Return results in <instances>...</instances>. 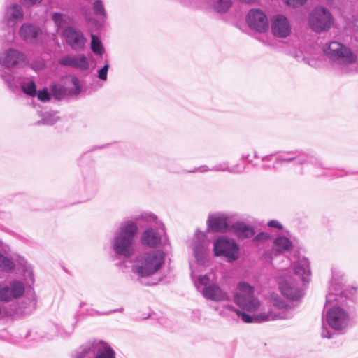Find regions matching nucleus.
Masks as SVG:
<instances>
[{"label":"nucleus","instance_id":"obj_53","mask_svg":"<svg viewBox=\"0 0 358 358\" xmlns=\"http://www.w3.org/2000/svg\"><path fill=\"white\" fill-rule=\"evenodd\" d=\"M23 263H25V260H24V259H22V262H21V264H23Z\"/></svg>","mask_w":358,"mask_h":358},{"label":"nucleus","instance_id":"obj_45","mask_svg":"<svg viewBox=\"0 0 358 358\" xmlns=\"http://www.w3.org/2000/svg\"><path fill=\"white\" fill-rule=\"evenodd\" d=\"M103 313L99 312L93 308L87 309V314L90 316L103 315Z\"/></svg>","mask_w":358,"mask_h":358},{"label":"nucleus","instance_id":"obj_37","mask_svg":"<svg viewBox=\"0 0 358 358\" xmlns=\"http://www.w3.org/2000/svg\"><path fill=\"white\" fill-rule=\"evenodd\" d=\"M53 96L57 99H62L66 94V89L62 86L53 85L51 88Z\"/></svg>","mask_w":358,"mask_h":358},{"label":"nucleus","instance_id":"obj_12","mask_svg":"<svg viewBox=\"0 0 358 358\" xmlns=\"http://www.w3.org/2000/svg\"><path fill=\"white\" fill-rule=\"evenodd\" d=\"M279 289L282 294L291 301H299L303 295V288L292 276L282 278L279 281Z\"/></svg>","mask_w":358,"mask_h":358},{"label":"nucleus","instance_id":"obj_21","mask_svg":"<svg viewBox=\"0 0 358 358\" xmlns=\"http://www.w3.org/2000/svg\"><path fill=\"white\" fill-rule=\"evenodd\" d=\"M272 34L279 38H286L291 33V26L287 18L283 15H275L271 19Z\"/></svg>","mask_w":358,"mask_h":358},{"label":"nucleus","instance_id":"obj_50","mask_svg":"<svg viewBox=\"0 0 358 358\" xmlns=\"http://www.w3.org/2000/svg\"><path fill=\"white\" fill-rule=\"evenodd\" d=\"M10 34H11V38H10V40L12 41V40L13 39V35H14V31H13V30H11V31H10Z\"/></svg>","mask_w":358,"mask_h":358},{"label":"nucleus","instance_id":"obj_51","mask_svg":"<svg viewBox=\"0 0 358 358\" xmlns=\"http://www.w3.org/2000/svg\"><path fill=\"white\" fill-rule=\"evenodd\" d=\"M85 304V302H80V307H82L83 306H84Z\"/></svg>","mask_w":358,"mask_h":358},{"label":"nucleus","instance_id":"obj_54","mask_svg":"<svg viewBox=\"0 0 358 358\" xmlns=\"http://www.w3.org/2000/svg\"><path fill=\"white\" fill-rule=\"evenodd\" d=\"M255 157H258V156H257V154L256 152L255 153Z\"/></svg>","mask_w":358,"mask_h":358},{"label":"nucleus","instance_id":"obj_48","mask_svg":"<svg viewBox=\"0 0 358 358\" xmlns=\"http://www.w3.org/2000/svg\"><path fill=\"white\" fill-rule=\"evenodd\" d=\"M243 3H247V4H251L255 3L257 0H241Z\"/></svg>","mask_w":358,"mask_h":358},{"label":"nucleus","instance_id":"obj_22","mask_svg":"<svg viewBox=\"0 0 358 358\" xmlns=\"http://www.w3.org/2000/svg\"><path fill=\"white\" fill-rule=\"evenodd\" d=\"M59 63L62 66H70L83 71L87 70L90 67L88 59L83 54L65 55L59 60Z\"/></svg>","mask_w":358,"mask_h":358},{"label":"nucleus","instance_id":"obj_28","mask_svg":"<svg viewBox=\"0 0 358 358\" xmlns=\"http://www.w3.org/2000/svg\"><path fill=\"white\" fill-rule=\"evenodd\" d=\"M273 246L277 252L282 253L292 248V243L287 237L278 236L274 240Z\"/></svg>","mask_w":358,"mask_h":358},{"label":"nucleus","instance_id":"obj_19","mask_svg":"<svg viewBox=\"0 0 358 358\" xmlns=\"http://www.w3.org/2000/svg\"><path fill=\"white\" fill-rule=\"evenodd\" d=\"M19 35L23 41L29 44L38 45L43 42L42 29L31 23H24L19 29Z\"/></svg>","mask_w":358,"mask_h":358},{"label":"nucleus","instance_id":"obj_13","mask_svg":"<svg viewBox=\"0 0 358 358\" xmlns=\"http://www.w3.org/2000/svg\"><path fill=\"white\" fill-rule=\"evenodd\" d=\"M24 15L23 8L20 5L8 0L5 3L1 24L9 29H13L23 20Z\"/></svg>","mask_w":358,"mask_h":358},{"label":"nucleus","instance_id":"obj_17","mask_svg":"<svg viewBox=\"0 0 358 358\" xmlns=\"http://www.w3.org/2000/svg\"><path fill=\"white\" fill-rule=\"evenodd\" d=\"M234 215L217 213L210 215L207 220L208 231L213 232H224L232 223Z\"/></svg>","mask_w":358,"mask_h":358},{"label":"nucleus","instance_id":"obj_25","mask_svg":"<svg viewBox=\"0 0 358 358\" xmlns=\"http://www.w3.org/2000/svg\"><path fill=\"white\" fill-rule=\"evenodd\" d=\"M231 230L240 239L250 238L255 234L254 228L243 222H236L232 224Z\"/></svg>","mask_w":358,"mask_h":358},{"label":"nucleus","instance_id":"obj_49","mask_svg":"<svg viewBox=\"0 0 358 358\" xmlns=\"http://www.w3.org/2000/svg\"><path fill=\"white\" fill-rule=\"evenodd\" d=\"M180 3L185 4V5H187L188 4V0H178Z\"/></svg>","mask_w":358,"mask_h":358},{"label":"nucleus","instance_id":"obj_52","mask_svg":"<svg viewBox=\"0 0 358 358\" xmlns=\"http://www.w3.org/2000/svg\"><path fill=\"white\" fill-rule=\"evenodd\" d=\"M243 159H248V155H243Z\"/></svg>","mask_w":358,"mask_h":358},{"label":"nucleus","instance_id":"obj_24","mask_svg":"<svg viewBox=\"0 0 358 358\" xmlns=\"http://www.w3.org/2000/svg\"><path fill=\"white\" fill-rule=\"evenodd\" d=\"M243 168L239 164H236L230 167L229 166V163L227 162H223L220 164H217L213 166L212 168H208L206 166H201L199 167L195 168L193 170L188 171V173H196L201 172L205 173L208 171H227L231 173H241L243 171Z\"/></svg>","mask_w":358,"mask_h":358},{"label":"nucleus","instance_id":"obj_7","mask_svg":"<svg viewBox=\"0 0 358 358\" xmlns=\"http://www.w3.org/2000/svg\"><path fill=\"white\" fill-rule=\"evenodd\" d=\"M236 303L248 312H255L260 306V301L254 296V288L245 282L237 285V291L234 295Z\"/></svg>","mask_w":358,"mask_h":358},{"label":"nucleus","instance_id":"obj_40","mask_svg":"<svg viewBox=\"0 0 358 358\" xmlns=\"http://www.w3.org/2000/svg\"><path fill=\"white\" fill-rule=\"evenodd\" d=\"M109 69V64L106 63L101 69L98 71V78L102 80H107V74Z\"/></svg>","mask_w":358,"mask_h":358},{"label":"nucleus","instance_id":"obj_32","mask_svg":"<svg viewBox=\"0 0 358 358\" xmlns=\"http://www.w3.org/2000/svg\"><path fill=\"white\" fill-rule=\"evenodd\" d=\"M91 38V49L92 52L95 55L101 56L104 52V48L103 47L101 41L96 35L92 34Z\"/></svg>","mask_w":358,"mask_h":358},{"label":"nucleus","instance_id":"obj_44","mask_svg":"<svg viewBox=\"0 0 358 358\" xmlns=\"http://www.w3.org/2000/svg\"><path fill=\"white\" fill-rule=\"evenodd\" d=\"M306 1L307 0H286V2L288 5L296 7L303 5Z\"/></svg>","mask_w":358,"mask_h":358},{"label":"nucleus","instance_id":"obj_15","mask_svg":"<svg viewBox=\"0 0 358 358\" xmlns=\"http://www.w3.org/2000/svg\"><path fill=\"white\" fill-rule=\"evenodd\" d=\"M192 247L197 263L200 265H206L208 262V241L206 240L204 232L199 230L195 232Z\"/></svg>","mask_w":358,"mask_h":358},{"label":"nucleus","instance_id":"obj_10","mask_svg":"<svg viewBox=\"0 0 358 358\" xmlns=\"http://www.w3.org/2000/svg\"><path fill=\"white\" fill-rule=\"evenodd\" d=\"M215 256H224L228 262H234L238 257L239 248L234 241L220 237L214 243Z\"/></svg>","mask_w":358,"mask_h":358},{"label":"nucleus","instance_id":"obj_18","mask_svg":"<svg viewBox=\"0 0 358 358\" xmlns=\"http://www.w3.org/2000/svg\"><path fill=\"white\" fill-rule=\"evenodd\" d=\"M246 22L250 28L262 33L268 29L267 15L260 9H250L246 17Z\"/></svg>","mask_w":358,"mask_h":358},{"label":"nucleus","instance_id":"obj_42","mask_svg":"<svg viewBox=\"0 0 358 358\" xmlns=\"http://www.w3.org/2000/svg\"><path fill=\"white\" fill-rule=\"evenodd\" d=\"M55 328L57 331V335L59 336H61L62 338H66L67 336H69L71 333L70 332H66L63 327H59L57 325L55 326Z\"/></svg>","mask_w":358,"mask_h":358},{"label":"nucleus","instance_id":"obj_3","mask_svg":"<svg viewBox=\"0 0 358 358\" xmlns=\"http://www.w3.org/2000/svg\"><path fill=\"white\" fill-rule=\"evenodd\" d=\"M165 260L166 253L162 250H148L139 252L132 261L131 272L141 283L147 286L155 285V282L144 280L157 275L162 269Z\"/></svg>","mask_w":358,"mask_h":358},{"label":"nucleus","instance_id":"obj_35","mask_svg":"<svg viewBox=\"0 0 358 358\" xmlns=\"http://www.w3.org/2000/svg\"><path fill=\"white\" fill-rule=\"evenodd\" d=\"M271 239V236L266 232H260L256 235L252 239V243L255 245H260L264 244Z\"/></svg>","mask_w":358,"mask_h":358},{"label":"nucleus","instance_id":"obj_16","mask_svg":"<svg viewBox=\"0 0 358 358\" xmlns=\"http://www.w3.org/2000/svg\"><path fill=\"white\" fill-rule=\"evenodd\" d=\"M24 285L19 280H12L8 285L0 284V301L10 302L22 296Z\"/></svg>","mask_w":358,"mask_h":358},{"label":"nucleus","instance_id":"obj_5","mask_svg":"<svg viewBox=\"0 0 358 358\" xmlns=\"http://www.w3.org/2000/svg\"><path fill=\"white\" fill-rule=\"evenodd\" d=\"M295 162L298 165L310 164L315 169H327L324 163L315 155L301 150H278L275 152V159L273 165H264V169H276L280 164Z\"/></svg>","mask_w":358,"mask_h":358},{"label":"nucleus","instance_id":"obj_14","mask_svg":"<svg viewBox=\"0 0 358 358\" xmlns=\"http://www.w3.org/2000/svg\"><path fill=\"white\" fill-rule=\"evenodd\" d=\"M27 64L25 54L15 48H8L0 53V66L7 69L19 68Z\"/></svg>","mask_w":358,"mask_h":358},{"label":"nucleus","instance_id":"obj_31","mask_svg":"<svg viewBox=\"0 0 358 358\" xmlns=\"http://www.w3.org/2000/svg\"><path fill=\"white\" fill-rule=\"evenodd\" d=\"M15 267V263L10 258L0 253V271L10 273L14 270Z\"/></svg>","mask_w":358,"mask_h":358},{"label":"nucleus","instance_id":"obj_36","mask_svg":"<svg viewBox=\"0 0 358 358\" xmlns=\"http://www.w3.org/2000/svg\"><path fill=\"white\" fill-rule=\"evenodd\" d=\"M210 283V278L207 275H199L197 278V280L194 281L195 287L196 289L201 292V290L204 287H207L208 285H211Z\"/></svg>","mask_w":358,"mask_h":358},{"label":"nucleus","instance_id":"obj_11","mask_svg":"<svg viewBox=\"0 0 358 358\" xmlns=\"http://www.w3.org/2000/svg\"><path fill=\"white\" fill-rule=\"evenodd\" d=\"M61 34L66 44L73 50L76 52L84 50L87 39L81 30L73 26H68L62 31Z\"/></svg>","mask_w":358,"mask_h":358},{"label":"nucleus","instance_id":"obj_26","mask_svg":"<svg viewBox=\"0 0 358 358\" xmlns=\"http://www.w3.org/2000/svg\"><path fill=\"white\" fill-rule=\"evenodd\" d=\"M94 358H115V351L106 342L94 341Z\"/></svg>","mask_w":358,"mask_h":358},{"label":"nucleus","instance_id":"obj_20","mask_svg":"<svg viewBox=\"0 0 358 358\" xmlns=\"http://www.w3.org/2000/svg\"><path fill=\"white\" fill-rule=\"evenodd\" d=\"M290 261L296 275L299 276L304 282H309L311 271L308 259L299 254H294Z\"/></svg>","mask_w":358,"mask_h":358},{"label":"nucleus","instance_id":"obj_29","mask_svg":"<svg viewBox=\"0 0 358 358\" xmlns=\"http://www.w3.org/2000/svg\"><path fill=\"white\" fill-rule=\"evenodd\" d=\"M94 341L83 345L75 352L73 358H91L94 356Z\"/></svg>","mask_w":358,"mask_h":358},{"label":"nucleus","instance_id":"obj_30","mask_svg":"<svg viewBox=\"0 0 358 358\" xmlns=\"http://www.w3.org/2000/svg\"><path fill=\"white\" fill-rule=\"evenodd\" d=\"M343 275L341 272L337 271L336 270L332 271V278L330 281V287L329 289L331 290V293L337 294L338 295V292L341 290V282L340 280L342 278Z\"/></svg>","mask_w":358,"mask_h":358},{"label":"nucleus","instance_id":"obj_2","mask_svg":"<svg viewBox=\"0 0 358 358\" xmlns=\"http://www.w3.org/2000/svg\"><path fill=\"white\" fill-rule=\"evenodd\" d=\"M343 293L339 296L329 292L326 296L325 313L322 316V337L331 338L334 334L324 324L340 333H344L347 329L354 324V308L344 303Z\"/></svg>","mask_w":358,"mask_h":358},{"label":"nucleus","instance_id":"obj_33","mask_svg":"<svg viewBox=\"0 0 358 358\" xmlns=\"http://www.w3.org/2000/svg\"><path fill=\"white\" fill-rule=\"evenodd\" d=\"M58 119L59 117L56 115V113L45 112L43 113L41 120L38 123L45 125H52L57 122Z\"/></svg>","mask_w":358,"mask_h":358},{"label":"nucleus","instance_id":"obj_38","mask_svg":"<svg viewBox=\"0 0 358 358\" xmlns=\"http://www.w3.org/2000/svg\"><path fill=\"white\" fill-rule=\"evenodd\" d=\"M71 83L74 87L69 90V93L72 95L79 94L81 92V86L79 80L76 77L73 76L71 78Z\"/></svg>","mask_w":358,"mask_h":358},{"label":"nucleus","instance_id":"obj_43","mask_svg":"<svg viewBox=\"0 0 358 358\" xmlns=\"http://www.w3.org/2000/svg\"><path fill=\"white\" fill-rule=\"evenodd\" d=\"M267 225L269 227L277 228L280 230L283 229V226L281 224V223H280L278 220H271L268 221Z\"/></svg>","mask_w":358,"mask_h":358},{"label":"nucleus","instance_id":"obj_23","mask_svg":"<svg viewBox=\"0 0 358 358\" xmlns=\"http://www.w3.org/2000/svg\"><path fill=\"white\" fill-rule=\"evenodd\" d=\"M201 293L205 299L213 301H222L229 299L228 294L215 283L203 287Z\"/></svg>","mask_w":358,"mask_h":358},{"label":"nucleus","instance_id":"obj_4","mask_svg":"<svg viewBox=\"0 0 358 358\" xmlns=\"http://www.w3.org/2000/svg\"><path fill=\"white\" fill-rule=\"evenodd\" d=\"M271 300L274 306L273 308H269L266 311H262L258 313H255L252 315L238 310L231 305H227L226 308L229 310L236 312V314L241 317V320L247 323H261L271 320H288L294 316V307L288 305L280 296L272 295Z\"/></svg>","mask_w":358,"mask_h":358},{"label":"nucleus","instance_id":"obj_34","mask_svg":"<svg viewBox=\"0 0 358 358\" xmlns=\"http://www.w3.org/2000/svg\"><path fill=\"white\" fill-rule=\"evenodd\" d=\"M231 5V0H217L215 5V9L220 13H224L229 10Z\"/></svg>","mask_w":358,"mask_h":358},{"label":"nucleus","instance_id":"obj_39","mask_svg":"<svg viewBox=\"0 0 358 358\" xmlns=\"http://www.w3.org/2000/svg\"><path fill=\"white\" fill-rule=\"evenodd\" d=\"M36 95L38 99L43 102H46L50 99V94L47 88H43L42 90L38 91V93L36 92Z\"/></svg>","mask_w":358,"mask_h":358},{"label":"nucleus","instance_id":"obj_8","mask_svg":"<svg viewBox=\"0 0 358 358\" xmlns=\"http://www.w3.org/2000/svg\"><path fill=\"white\" fill-rule=\"evenodd\" d=\"M308 21L311 29L315 32L320 33L330 29L333 18L328 10L318 6L310 13Z\"/></svg>","mask_w":358,"mask_h":358},{"label":"nucleus","instance_id":"obj_6","mask_svg":"<svg viewBox=\"0 0 358 358\" xmlns=\"http://www.w3.org/2000/svg\"><path fill=\"white\" fill-rule=\"evenodd\" d=\"M323 50L328 59L337 65H351L357 59L356 54L350 48L338 41H331Z\"/></svg>","mask_w":358,"mask_h":358},{"label":"nucleus","instance_id":"obj_1","mask_svg":"<svg viewBox=\"0 0 358 358\" xmlns=\"http://www.w3.org/2000/svg\"><path fill=\"white\" fill-rule=\"evenodd\" d=\"M145 224L155 223V227L146 229L141 235V242L150 248L159 246L165 235V227L162 222L157 221V216L149 212H143L131 217V220L122 221L115 231L111 241V248L117 257L129 258L135 251V238L138 234V222Z\"/></svg>","mask_w":358,"mask_h":358},{"label":"nucleus","instance_id":"obj_47","mask_svg":"<svg viewBox=\"0 0 358 358\" xmlns=\"http://www.w3.org/2000/svg\"><path fill=\"white\" fill-rule=\"evenodd\" d=\"M124 311V308H117V309H113V310H110L109 311H107V312H103V315H110V314H112V313H123Z\"/></svg>","mask_w":358,"mask_h":358},{"label":"nucleus","instance_id":"obj_46","mask_svg":"<svg viewBox=\"0 0 358 358\" xmlns=\"http://www.w3.org/2000/svg\"><path fill=\"white\" fill-rule=\"evenodd\" d=\"M275 157V152L274 153L264 156L262 157V162H271L273 160V157Z\"/></svg>","mask_w":358,"mask_h":358},{"label":"nucleus","instance_id":"obj_9","mask_svg":"<svg viewBox=\"0 0 358 358\" xmlns=\"http://www.w3.org/2000/svg\"><path fill=\"white\" fill-rule=\"evenodd\" d=\"M0 78L4 81L7 87L15 92L18 86L20 85L23 92L31 96L36 95V87L34 81L24 83L21 80V78L13 75L9 71H0Z\"/></svg>","mask_w":358,"mask_h":358},{"label":"nucleus","instance_id":"obj_41","mask_svg":"<svg viewBox=\"0 0 358 358\" xmlns=\"http://www.w3.org/2000/svg\"><path fill=\"white\" fill-rule=\"evenodd\" d=\"M42 0H20L22 4L26 7H31L40 4Z\"/></svg>","mask_w":358,"mask_h":358},{"label":"nucleus","instance_id":"obj_27","mask_svg":"<svg viewBox=\"0 0 358 358\" xmlns=\"http://www.w3.org/2000/svg\"><path fill=\"white\" fill-rule=\"evenodd\" d=\"M51 20L54 22L55 26L57 30L59 29H64L68 26H71L74 22V17L68 14L55 12L51 15Z\"/></svg>","mask_w":358,"mask_h":358}]
</instances>
